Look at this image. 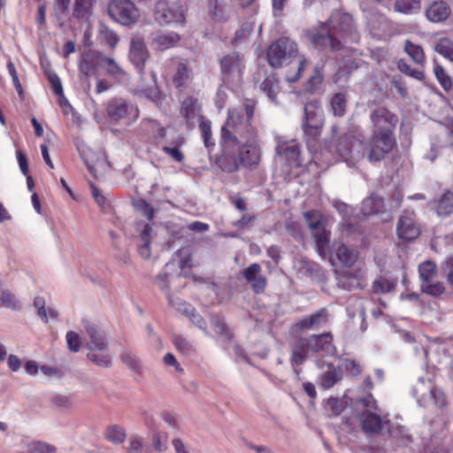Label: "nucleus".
I'll return each instance as SVG.
<instances>
[{
	"mask_svg": "<svg viewBox=\"0 0 453 453\" xmlns=\"http://www.w3.org/2000/svg\"><path fill=\"white\" fill-rule=\"evenodd\" d=\"M223 153L218 160L222 171L233 173L240 165L257 166L261 158L257 128L240 123V115L233 113L221 128Z\"/></svg>",
	"mask_w": 453,
	"mask_h": 453,
	"instance_id": "1",
	"label": "nucleus"
},
{
	"mask_svg": "<svg viewBox=\"0 0 453 453\" xmlns=\"http://www.w3.org/2000/svg\"><path fill=\"white\" fill-rule=\"evenodd\" d=\"M322 29L326 34H320L316 29H309L304 32L305 38L315 47L329 50L331 51L342 50V64L349 68H357V63L354 57L356 51L344 49L342 42L336 37V35L342 34L352 42H357L358 36L356 33V27L352 17L347 13H342L334 11L327 23L321 24Z\"/></svg>",
	"mask_w": 453,
	"mask_h": 453,
	"instance_id": "2",
	"label": "nucleus"
},
{
	"mask_svg": "<svg viewBox=\"0 0 453 453\" xmlns=\"http://www.w3.org/2000/svg\"><path fill=\"white\" fill-rule=\"evenodd\" d=\"M395 146L396 140L393 132L373 131L369 142L365 143L354 134L342 136L334 146V152L352 166L365 155L370 162L380 161Z\"/></svg>",
	"mask_w": 453,
	"mask_h": 453,
	"instance_id": "3",
	"label": "nucleus"
},
{
	"mask_svg": "<svg viewBox=\"0 0 453 453\" xmlns=\"http://www.w3.org/2000/svg\"><path fill=\"white\" fill-rule=\"evenodd\" d=\"M413 395L423 407L434 405L443 408L447 403L445 394L434 384L433 373H426V376L418 379L413 386Z\"/></svg>",
	"mask_w": 453,
	"mask_h": 453,
	"instance_id": "4",
	"label": "nucleus"
},
{
	"mask_svg": "<svg viewBox=\"0 0 453 453\" xmlns=\"http://www.w3.org/2000/svg\"><path fill=\"white\" fill-rule=\"evenodd\" d=\"M303 217L311 231L318 253L321 257H326L330 242V232L326 230V219L319 211H306Z\"/></svg>",
	"mask_w": 453,
	"mask_h": 453,
	"instance_id": "5",
	"label": "nucleus"
},
{
	"mask_svg": "<svg viewBox=\"0 0 453 453\" xmlns=\"http://www.w3.org/2000/svg\"><path fill=\"white\" fill-rule=\"evenodd\" d=\"M357 404L365 410L359 415V421L362 429L368 435L377 434L388 427L389 420L382 418L372 411L376 410L375 401L372 395H369L360 400Z\"/></svg>",
	"mask_w": 453,
	"mask_h": 453,
	"instance_id": "6",
	"label": "nucleus"
},
{
	"mask_svg": "<svg viewBox=\"0 0 453 453\" xmlns=\"http://www.w3.org/2000/svg\"><path fill=\"white\" fill-rule=\"evenodd\" d=\"M276 164L280 165L283 173L289 174L293 168L300 167L301 150L299 144L295 140H285L282 137H277L276 146Z\"/></svg>",
	"mask_w": 453,
	"mask_h": 453,
	"instance_id": "7",
	"label": "nucleus"
},
{
	"mask_svg": "<svg viewBox=\"0 0 453 453\" xmlns=\"http://www.w3.org/2000/svg\"><path fill=\"white\" fill-rule=\"evenodd\" d=\"M186 12L187 7L182 4L158 1L155 5L154 17L161 26L171 23L183 25L186 21Z\"/></svg>",
	"mask_w": 453,
	"mask_h": 453,
	"instance_id": "8",
	"label": "nucleus"
},
{
	"mask_svg": "<svg viewBox=\"0 0 453 453\" xmlns=\"http://www.w3.org/2000/svg\"><path fill=\"white\" fill-rule=\"evenodd\" d=\"M108 14L123 26L136 23L140 17L139 10L129 0H111L108 4Z\"/></svg>",
	"mask_w": 453,
	"mask_h": 453,
	"instance_id": "9",
	"label": "nucleus"
},
{
	"mask_svg": "<svg viewBox=\"0 0 453 453\" xmlns=\"http://www.w3.org/2000/svg\"><path fill=\"white\" fill-rule=\"evenodd\" d=\"M106 111L112 121L125 120L127 125L132 124L139 116L137 107L120 97L111 98L107 104Z\"/></svg>",
	"mask_w": 453,
	"mask_h": 453,
	"instance_id": "10",
	"label": "nucleus"
},
{
	"mask_svg": "<svg viewBox=\"0 0 453 453\" xmlns=\"http://www.w3.org/2000/svg\"><path fill=\"white\" fill-rule=\"evenodd\" d=\"M297 53L296 43L287 37L280 38L271 44L267 50L268 63L274 68L280 67L287 58Z\"/></svg>",
	"mask_w": 453,
	"mask_h": 453,
	"instance_id": "11",
	"label": "nucleus"
},
{
	"mask_svg": "<svg viewBox=\"0 0 453 453\" xmlns=\"http://www.w3.org/2000/svg\"><path fill=\"white\" fill-rule=\"evenodd\" d=\"M304 115L303 130L311 136L318 135L324 125V114L320 103L317 100L307 103L304 106Z\"/></svg>",
	"mask_w": 453,
	"mask_h": 453,
	"instance_id": "12",
	"label": "nucleus"
},
{
	"mask_svg": "<svg viewBox=\"0 0 453 453\" xmlns=\"http://www.w3.org/2000/svg\"><path fill=\"white\" fill-rule=\"evenodd\" d=\"M244 67L243 58L238 53L225 56L220 60V68L226 81L239 82Z\"/></svg>",
	"mask_w": 453,
	"mask_h": 453,
	"instance_id": "13",
	"label": "nucleus"
},
{
	"mask_svg": "<svg viewBox=\"0 0 453 453\" xmlns=\"http://www.w3.org/2000/svg\"><path fill=\"white\" fill-rule=\"evenodd\" d=\"M150 52L144 42V39L138 35L132 37L129 46V59L136 69L142 73L148 59Z\"/></svg>",
	"mask_w": 453,
	"mask_h": 453,
	"instance_id": "14",
	"label": "nucleus"
},
{
	"mask_svg": "<svg viewBox=\"0 0 453 453\" xmlns=\"http://www.w3.org/2000/svg\"><path fill=\"white\" fill-rule=\"evenodd\" d=\"M371 120L373 125V131L386 133L393 132L398 122V118L387 108L380 107L371 113Z\"/></svg>",
	"mask_w": 453,
	"mask_h": 453,
	"instance_id": "15",
	"label": "nucleus"
},
{
	"mask_svg": "<svg viewBox=\"0 0 453 453\" xmlns=\"http://www.w3.org/2000/svg\"><path fill=\"white\" fill-rule=\"evenodd\" d=\"M396 233L399 238L406 241H412L419 235L420 229L416 225L413 211H405L400 216L396 225Z\"/></svg>",
	"mask_w": 453,
	"mask_h": 453,
	"instance_id": "16",
	"label": "nucleus"
},
{
	"mask_svg": "<svg viewBox=\"0 0 453 453\" xmlns=\"http://www.w3.org/2000/svg\"><path fill=\"white\" fill-rule=\"evenodd\" d=\"M243 278L251 285L253 291L261 294L265 291L267 280L262 273V268L259 264L254 263L243 271Z\"/></svg>",
	"mask_w": 453,
	"mask_h": 453,
	"instance_id": "17",
	"label": "nucleus"
},
{
	"mask_svg": "<svg viewBox=\"0 0 453 453\" xmlns=\"http://www.w3.org/2000/svg\"><path fill=\"white\" fill-rule=\"evenodd\" d=\"M85 331L89 338V350L104 351L107 349V340L104 333L94 323L86 322Z\"/></svg>",
	"mask_w": 453,
	"mask_h": 453,
	"instance_id": "18",
	"label": "nucleus"
},
{
	"mask_svg": "<svg viewBox=\"0 0 453 453\" xmlns=\"http://www.w3.org/2000/svg\"><path fill=\"white\" fill-rule=\"evenodd\" d=\"M291 364L293 366L301 365L311 353L308 338H298L291 345Z\"/></svg>",
	"mask_w": 453,
	"mask_h": 453,
	"instance_id": "19",
	"label": "nucleus"
},
{
	"mask_svg": "<svg viewBox=\"0 0 453 453\" xmlns=\"http://www.w3.org/2000/svg\"><path fill=\"white\" fill-rule=\"evenodd\" d=\"M332 335L329 333L313 334L309 337L311 353L323 352L326 355L335 354L336 349L332 343Z\"/></svg>",
	"mask_w": 453,
	"mask_h": 453,
	"instance_id": "20",
	"label": "nucleus"
},
{
	"mask_svg": "<svg viewBox=\"0 0 453 453\" xmlns=\"http://www.w3.org/2000/svg\"><path fill=\"white\" fill-rule=\"evenodd\" d=\"M104 54L95 51L88 50L82 54L80 61L79 68L81 73L87 77L90 76L96 72V67L102 66V58Z\"/></svg>",
	"mask_w": 453,
	"mask_h": 453,
	"instance_id": "21",
	"label": "nucleus"
},
{
	"mask_svg": "<svg viewBox=\"0 0 453 453\" xmlns=\"http://www.w3.org/2000/svg\"><path fill=\"white\" fill-rule=\"evenodd\" d=\"M228 0H208L207 12L211 19L218 22L226 21L229 18Z\"/></svg>",
	"mask_w": 453,
	"mask_h": 453,
	"instance_id": "22",
	"label": "nucleus"
},
{
	"mask_svg": "<svg viewBox=\"0 0 453 453\" xmlns=\"http://www.w3.org/2000/svg\"><path fill=\"white\" fill-rule=\"evenodd\" d=\"M450 12L451 10L446 2L437 1L426 9V16L432 22H441L449 17Z\"/></svg>",
	"mask_w": 453,
	"mask_h": 453,
	"instance_id": "23",
	"label": "nucleus"
},
{
	"mask_svg": "<svg viewBox=\"0 0 453 453\" xmlns=\"http://www.w3.org/2000/svg\"><path fill=\"white\" fill-rule=\"evenodd\" d=\"M180 114L188 126L191 127L200 118V107L197 100L192 97L185 98L181 104Z\"/></svg>",
	"mask_w": 453,
	"mask_h": 453,
	"instance_id": "24",
	"label": "nucleus"
},
{
	"mask_svg": "<svg viewBox=\"0 0 453 453\" xmlns=\"http://www.w3.org/2000/svg\"><path fill=\"white\" fill-rule=\"evenodd\" d=\"M180 40V35L175 32L158 34L152 39L151 45L154 50L164 51L176 46Z\"/></svg>",
	"mask_w": 453,
	"mask_h": 453,
	"instance_id": "25",
	"label": "nucleus"
},
{
	"mask_svg": "<svg viewBox=\"0 0 453 453\" xmlns=\"http://www.w3.org/2000/svg\"><path fill=\"white\" fill-rule=\"evenodd\" d=\"M328 317L326 309H321L309 317L303 318L297 323L301 330L318 329L327 322Z\"/></svg>",
	"mask_w": 453,
	"mask_h": 453,
	"instance_id": "26",
	"label": "nucleus"
},
{
	"mask_svg": "<svg viewBox=\"0 0 453 453\" xmlns=\"http://www.w3.org/2000/svg\"><path fill=\"white\" fill-rule=\"evenodd\" d=\"M149 440L151 448L158 453H164L168 449V434L161 429H154L149 433Z\"/></svg>",
	"mask_w": 453,
	"mask_h": 453,
	"instance_id": "27",
	"label": "nucleus"
},
{
	"mask_svg": "<svg viewBox=\"0 0 453 453\" xmlns=\"http://www.w3.org/2000/svg\"><path fill=\"white\" fill-rule=\"evenodd\" d=\"M34 306L36 309L37 315L45 323H48L50 319H56L58 318V311L51 305H47L46 301L42 297H35Z\"/></svg>",
	"mask_w": 453,
	"mask_h": 453,
	"instance_id": "28",
	"label": "nucleus"
},
{
	"mask_svg": "<svg viewBox=\"0 0 453 453\" xmlns=\"http://www.w3.org/2000/svg\"><path fill=\"white\" fill-rule=\"evenodd\" d=\"M342 379V373L340 369L333 365H328V368L324 372L320 377V387L328 389L333 388Z\"/></svg>",
	"mask_w": 453,
	"mask_h": 453,
	"instance_id": "29",
	"label": "nucleus"
},
{
	"mask_svg": "<svg viewBox=\"0 0 453 453\" xmlns=\"http://www.w3.org/2000/svg\"><path fill=\"white\" fill-rule=\"evenodd\" d=\"M192 69L187 63L180 62L178 64L176 71L173 77V81L175 87L181 88L188 85L192 79Z\"/></svg>",
	"mask_w": 453,
	"mask_h": 453,
	"instance_id": "30",
	"label": "nucleus"
},
{
	"mask_svg": "<svg viewBox=\"0 0 453 453\" xmlns=\"http://www.w3.org/2000/svg\"><path fill=\"white\" fill-rule=\"evenodd\" d=\"M101 67L116 80H121L126 76V72L121 65L114 58L105 55L103 56Z\"/></svg>",
	"mask_w": 453,
	"mask_h": 453,
	"instance_id": "31",
	"label": "nucleus"
},
{
	"mask_svg": "<svg viewBox=\"0 0 453 453\" xmlns=\"http://www.w3.org/2000/svg\"><path fill=\"white\" fill-rule=\"evenodd\" d=\"M389 436L396 440L399 443L405 444L411 441V435L408 429L398 422H390L387 427Z\"/></svg>",
	"mask_w": 453,
	"mask_h": 453,
	"instance_id": "32",
	"label": "nucleus"
},
{
	"mask_svg": "<svg viewBox=\"0 0 453 453\" xmlns=\"http://www.w3.org/2000/svg\"><path fill=\"white\" fill-rule=\"evenodd\" d=\"M404 51L416 65L421 66L425 65L426 55L420 45L406 40L404 42Z\"/></svg>",
	"mask_w": 453,
	"mask_h": 453,
	"instance_id": "33",
	"label": "nucleus"
},
{
	"mask_svg": "<svg viewBox=\"0 0 453 453\" xmlns=\"http://www.w3.org/2000/svg\"><path fill=\"white\" fill-rule=\"evenodd\" d=\"M104 437L115 445L122 444L127 438L126 429L115 424L108 426L104 431Z\"/></svg>",
	"mask_w": 453,
	"mask_h": 453,
	"instance_id": "34",
	"label": "nucleus"
},
{
	"mask_svg": "<svg viewBox=\"0 0 453 453\" xmlns=\"http://www.w3.org/2000/svg\"><path fill=\"white\" fill-rule=\"evenodd\" d=\"M338 259L346 266H352L357 259V251L345 244H341L337 250Z\"/></svg>",
	"mask_w": 453,
	"mask_h": 453,
	"instance_id": "35",
	"label": "nucleus"
},
{
	"mask_svg": "<svg viewBox=\"0 0 453 453\" xmlns=\"http://www.w3.org/2000/svg\"><path fill=\"white\" fill-rule=\"evenodd\" d=\"M383 207V200L378 196H371L362 203L361 211L365 216L375 214Z\"/></svg>",
	"mask_w": 453,
	"mask_h": 453,
	"instance_id": "36",
	"label": "nucleus"
},
{
	"mask_svg": "<svg viewBox=\"0 0 453 453\" xmlns=\"http://www.w3.org/2000/svg\"><path fill=\"white\" fill-rule=\"evenodd\" d=\"M254 109H255V103L251 100H247L245 101L244 104H243V110L242 111H235V110H233V111H230L229 113H228V118L227 119L230 118V116L233 114V113H237L240 115V123L243 126H246V125H252L250 120L254 115Z\"/></svg>",
	"mask_w": 453,
	"mask_h": 453,
	"instance_id": "37",
	"label": "nucleus"
},
{
	"mask_svg": "<svg viewBox=\"0 0 453 453\" xmlns=\"http://www.w3.org/2000/svg\"><path fill=\"white\" fill-rule=\"evenodd\" d=\"M420 8L421 3L419 0H395L394 4V10L404 14H410Z\"/></svg>",
	"mask_w": 453,
	"mask_h": 453,
	"instance_id": "38",
	"label": "nucleus"
},
{
	"mask_svg": "<svg viewBox=\"0 0 453 453\" xmlns=\"http://www.w3.org/2000/svg\"><path fill=\"white\" fill-rule=\"evenodd\" d=\"M261 88L272 102L277 103L276 96L279 90V81L273 75L266 77L262 82Z\"/></svg>",
	"mask_w": 453,
	"mask_h": 453,
	"instance_id": "39",
	"label": "nucleus"
},
{
	"mask_svg": "<svg viewBox=\"0 0 453 453\" xmlns=\"http://www.w3.org/2000/svg\"><path fill=\"white\" fill-rule=\"evenodd\" d=\"M98 36L102 42L107 43L111 48L114 49L119 43V38L117 34L108 27L100 25Z\"/></svg>",
	"mask_w": 453,
	"mask_h": 453,
	"instance_id": "40",
	"label": "nucleus"
},
{
	"mask_svg": "<svg viewBox=\"0 0 453 453\" xmlns=\"http://www.w3.org/2000/svg\"><path fill=\"white\" fill-rule=\"evenodd\" d=\"M334 208L342 215L343 223L342 228L346 232L347 234L351 233V229L353 227V224L350 220L348 219V217L350 216L352 212V209L345 203L337 201L334 203Z\"/></svg>",
	"mask_w": 453,
	"mask_h": 453,
	"instance_id": "41",
	"label": "nucleus"
},
{
	"mask_svg": "<svg viewBox=\"0 0 453 453\" xmlns=\"http://www.w3.org/2000/svg\"><path fill=\"white\" fill-rule=\"evenodd\" d=\"M120 359L124 365H126L133 372L141 374L142 367L141 360L132 352L125 351L120 355Z\"/></svg>",
	"mask_w": 453,
	"mask_h": 453,
	"instance_id": "42",
	"label": "nucleus"
},
{
	"mask_svg": "<svg viewBox=\"0 0 453 453\" xmlns=\"http://www.w3.org/2000/svg\"><path fill=\"white\" fill-rule=\"evenodd\" d=\"M396 286V280L392 278L380 277L373 281L372 289L375 293H388Z\"/></svg>",
	"mask_w": 453,
	"mask_h": 453,
	"instance_id": "43",
	"label": "nucleus"
},
{
	"mask_svg": "<svg viewBox=\"0 0 453 453\" xmlns=\"http://www.w3.org/2000/svg\"><path fill=\"white\" fill-rule=\"evenodd\" d=\"M127 453H149L148 447L144 444L141 435L132 434L127 448Z\"/></svg>",
	"mask_w": 453,
	"mask_h": 453,
	"instance_id": "44",
	"label": "nucleus"
},
{
	"mask_svg": "<svg viewBox=\"0 0 453 453\" xmlns=\"http://www.w3.org/2000/svg\"><path fill=\"white\" fill-rule=\"evenodd\" d=\"M151 231V227L149 225H146L140 235L141 244L139 245V253L143 258H148L150 256V234Z\"/></svg>",
	"mask_w": 453,
	"mask_h": 453,
	"instance_id": "45",
	"label": "nucleus"
},
{
	"mask_svg": "<svg viewBox=\"0 0 453 453\" xmlns=\"http://www.w3.org/2000/svg\"><path fill=\"white\" fill-rule=\"evenodd\" d=\"M453 211V194L445 192L438 202L437 212L439 215H449Z\"/></svg>",
	"mask_w": 453,
	"mask_h": 453,
	"instance_id": "46",
	"label": "nucleus"
},
{
	"mask_svg": "<svg viewBox=\"0 0 453 453\" xmlns=\"http://www.w3.org/2000/svg\"><path fill=\"white\" fill-rule=\"evenodd\" d=\"M212 327L217 334L220 337L222 341H230L232 338L231 330L228 328L226 324L223 319L219 317H215L212 319Z\"/></svg>",
	"mask_w": 453,
	"mask_h": 453,
	"instance_id": "47",
	"label": "nucleus"
},
{
	"mask_svg": "<svg viewBox=\"0 0 453 453\" xmlns=\"http://www.w3.org/2000/svg\"><path fill=\"white\" fill-rule=\"evenodd\" d=\"M92 10L91 0H75L73 16L78 19L88 18Z\"/></svg>",
	"mask_w": 453,
	"mask_h": 453,
	"instance_id": "48",
	"label": "nucleus"
},
{
	"mask_svg": "<svg viewBox=\"0 0 453 453\" xmlns=\"http://www.w3.org/2000/svg\"><path fill=\"white\" fill-rule=\"evenodd\" d=\"M418 271L422 282L433 281L436 276V265L431 261L422 263L418 267Z\"/></svg>",
	"mask_w": 453,
	"mask_h": 453,
	"instance_id": "49",
	"label": "nucleus"
},
{
	"mask_svg": "<svg viewBox=\"0 0 453 453\" xmlns=\"http://www.w3.org/2000/svg\"><path fill=\"white\" fill-rule=\"evenodd\" d=\"M436 52L453 63V42L448 38H441L435 45Z\"/></svg>",
	"mask_w": 453,
	"mask_h": 453,
	"instance_id": "50",
	"label": "nucleus"
},
{
	"mask_svg": "<svg viewBox=\"0 0 453 453\" xmlns=\"http://www.w3.org/2000/svg\"><path fill=\"white\" fill-rule=\"evenodd\" d=\"M348 404V399L343 396L330 397L326 401V409L331 411L333 415H340Z\"/></svg>",
	"mask_w": 453,
	"mask_h": 453,
	"instance_id": "51",
	"label": "nucleus"
},
{
	"mask_svg": "<svg viewBox=\"0 0 453 453\" xmlns=\"http://www.w3.org/2000/svg\"><path fill=\"white\" fill-rule=\"evenodd\" d=\"M346 97L342 93L335 94L331 101V108L334 116L342 117L346 112Z\"/></svg>",
	"mask_w": 453,
	"mask_h": 453,
	"instance_id": "52",
	"label": "nucleus"
},
{
	"mask_svg": "<svg viewBox=\"0 0 453 453\" xmlns=\"http://www.w3.org/2000/svg\"><path fill=\"white\" fill-rule=\"evenodd\" d=\"M96 350H90L88 354V358L98 366H110L111 364V359L107 352V349L104 351H100V353H96Z\"/></svg>",
	"mask_w": 453,
	"mask_h": 453,
	"instance_id": "53",
	"label": "nucleus"
},
{
	"mask_svg": "<svg viewBox=\"0 0 453 453\" xmlns=\"http://www.w3.org/2000/svg\"><path fill=\"white\" fill-rule=\"evenodd\" d=\"M434 73L443 89L449 91L452 88V81L442 66L434 63Z\"/></svg>",
	"mask_w": 453,
	"mask_h": 453,
	"instance_id": "54",
	"label": "nucleus"
},
{
	"mask_svg": "<svg viewBox=\"0 0 453 453\" xmlns=\"http://www.w3.org/2000/svg\"><path fill=\"white\" fill-rule=\"evenodd\" d=\"M173 342L177 350L186 356H190L195 352L193 345L180 335H173Z\"/></svg>",
	"mask_w": 453,
	"mask_h": 453,
	"instance_id": "55",
	"label": "nucleus"
},
{
	"mask_svg": "<svg viewBox=\"0 0 453 453\" xmlns=\"http://www.w3.org/2000/svg\"><path fill=\"white\" fill-rule=\"evenodd\" d=\"M30 453H56V447L47 442L35 441L28 444Z\"/></svg>",
	"mask_w": 453,
	"mask_h": 453,
	"instance_id": "56",
	"label": "nucleus"
},
{
	"mask_svg": "<svg viewBox=\"0 0 453 453\" xmlns=\"http://www.w3.org/2000/svg\"><path fill=\"white\" fill-rule=\"evenodd\" d=\"M421 290L430 296H439L445 291V288L441 282L426 281L421 284Z\"/></svg>",
	"mask_w": 453,
	"mask_h": 453,
	"instance_id": "57",
	"label": "nucleus"
},
{
	"mask_svg": "<svg viewBox=\"0 0 453 453\" xmlns=\"http://www.w3.org/2000/svg\"><path fill=\"white\" fill-rule=\"evenodd\" d=\"M397 67L401 73H405L414 79L422 81L425 78V74L422 71L412 68L405 61L400 60L397 64Z\"/></svg>",
	"mask_w": 453,
	"mask_h": 453,
	"instance_id": "58",
	"label": "nucleus"
},
{
	"mask_svg": "<svg viewBox=\"0 0 453 453\" xmlns=\"http://www.w3.org/2000/svg\"><path fill=\"white\" fill-rule=\"evenodd\" d=\"M323 75L320 70L316 67L314 68L313 73L310 76L305 87L308 91H314L322 83Z\"/></svg>",
	"mask_w": 453,
	"mask_h": 453,
	"instance_id": "59",
	"label": "nucleus"
},
{
	"mask_svg": "<svg viewBox=\"0 0 453 453\" xmlns=\"http://www.w3.org/2000/svg\"><path fill=\"white\" fill-rule=\"evenodd\" d=\"M65 338L69 350L72 352H78L81 349L80 335L73 331H69L67 332Z\"/></svg>",
	"mask_w": 453,
	"mask_h": 453,
	"instance_id": "60",
	"label": "nucleus"
},
{
	"mask_svg": "<svg viewBox=\"0 0 453 453\" xmlns=\"http://www.w3.org/2000/svg\"><path fill=\"white\" fill-rule=\"evenodd\" d=\"M199 128L202 133L203 142L206 148H210L214 145L211 142V122L203 120L199 124Z\"/></svg>",
	"mask_w": 453,
	"mask_h": 453,
	"instance_id": "61",
	"label": "nucleus"
},
{
	"mask_svg": "<svg viewBox=\"0 0 453 453\" xmlns=\"http://www.w3.org/2000/svg\"><path fill=\"white\" fill-rule=\"evenodd\" d=\"M7 69H8L10 75L12 76L13 85H14L19 97L22 98L24 96V91H23L21 83L19 81V79L18 77L16 68L12 62L9 61L7 63Z\"/></svg>",
	"mask_w": 453,
	"mask_h": 453,
	"instance_id": "62",
	"label": "nucleus"
},
{
	"mask_svg": "<svg viewBox=\"0 0 453 453\" xmlns=\"http://www.w3.org/2000/svg\"><path fill=\"white\" fill-rule=\"evenodd\" d=\"M52 403L56 408L60 411H64L72 408L73 403L71 399L65 395H56L52 398Z\"/></svg>",
	"mask_w": 453,
	"mask_h": 453,
	"instance_id": "63",
	"label": "nucleus"
},
{
	"mask_svg": "<svg viewBox=\"0 0 453 453\" xmlns=\"http://www.w3.org/2000/svg\"><path fill=\"white\" fill-rule=\"evenodd\" d=\"M255 28V23L247 22L242 26L239 31H237L234 37V42H241L249 36L250 32Z\"/></svg>",
	"mask_w": 453,
	"mask_h": 453,
	"instance_id": "64",
	"label": "nucleus"
}]
</instances>
